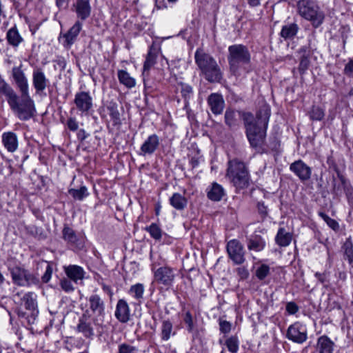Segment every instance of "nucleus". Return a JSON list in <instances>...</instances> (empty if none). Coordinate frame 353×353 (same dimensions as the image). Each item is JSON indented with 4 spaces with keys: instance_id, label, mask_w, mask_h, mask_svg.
Returning a JSON list of instances; mask_svg holds the SVG:
<instances>
[{
    "instance_id": "38",
    "label": "nucleus",
    "mask_w": 353,
    "mask_h": 353,
    "mask_svg": "<svg viewBox=\"0 0 353 353\" xmlns=\"http://www.w3.org/2000/svg\"><path fill=\"white\" fill-rule=\"evenodd\" d=\"M118 79L121 84L128 88H132L136 85L135 79L125 70H119L118 71Z\"/></svg>"
},
{
    "instance_id": "12",
    "label": "nucleus",
    "mask_w": 353,
    "mask_h": 353,
    "mask_svg": "<svg viewBox=\"0 0 353 353\" xmlns=\"http://www.w3.org/2000/svg\"><path fill=\"white\" fill-rule=\"evenodd\" d=\"M62 237L66 243L72 249H81L84 245V238L77 234L68 225H64L62 230Z\"/></svg>"
},
{
    "instance_id": "5",
    "label": "nucleus",
    "mask_w": 353,
    "mask_h": 353,
    "mask_svg": "<svg viewBox=\"0 0 353 353\" xmlns=\"http://www.w3.org/2000/svg\"><path fill=\"white\" fill-rule=\"evenodd\" d=\"M226 177L229 179L236 189L241 190L248 186L249 175L248 169L245 163L238 159H234L228 161Z\"/></svg>"
},
{
    "instance_id": "23",
    "label": "nucleus",
    "mask_w": 353,
    "mask_h": 353,
    "mask_svg": "<svg viewBox=\"0 0 353 353\" xmlns=\"http://www.w3.org/2000/svg\"><path fill=\"white\" fill-rule=\"evenodd\" d=\"M74 103L81 112H88L92 106V99L86 92H80L76 94Z\"/></svg>"
},
{
    "instance_id": "28",
    "label": "nucleus",
    "mask_w": 353,
    "mask_h": 353,
    "mask_svg": "<svg viewBox=\"0 0 353 353\" xmlns=\"http://www.w3.org/2000/svg\"><path fill=\"white\" fill-rule=\"evenodd\" d=\"M299 29V26L296 22L286 23L282 26L280 36L285 41H292L296 37Z\"/></svg>"
},
{
    "instance_id": "26",
    "label": "nucleus",
    "mask_w": 353,
    "mask_h": 353,
    "mask_svg": "<svg viewBox=\"0 0 353 353\" xmlns=\"http://www.w3.org/2000/svg\"><path fill=\"white\" fill-rule=\"evenodd\" d=\"M334 342L327 335H322L317 339L316 350L317 353H333Z\"/></svg>"
},
{
    "instance_id": "51",
    "label": "nucleus",
    "mask_w": 353,
    "mask_h": 353,
    "mask_svg": "<svg viewBox=\"0 0 353 353\" xmlns=\"http://www.w3.org/2000/svg\"><path fill=\"white\" fill-rule=\"evenodd\" d=\"M232 324L225 320H219V330L223 334H228L231 331Z\"/></svg>"
},
{
    "instance_id": "44",
    "label": "nucleus",
    "mask_w": 353,
    "mask_h": 353,
    "mask_svg": "<svg viewBox=\"0 0 353 353\" xmlns=\"http://www.w3.org/2000/svg\"><path fill=\"white\" fill-rule=\"evenodd\" d=\"M308 114L310 119L312 121H321L325 116L323 110L316 106H313Z\"/></svg>"
},
{
    "instance_id": "35",
    "label": "nucleus",
    "mask_w": 353,
    "mask_h": 353,
    "mask_svg": "<svg viewBox=\"0 0 353 353\" xmlns=\"http://www.w3.org/2000/svg\"><path fill=\"white\" fill-rule=\"evenodd\" d=\"M175 335L173 330V324L169 319L163 320L160 328L161 339L163 341H168L172 336Z\"/></svg>"
},
{
    "instance_id": "48",
    "label": "nucleus",
    "mask_w": 353,
    "mask_h": 353,
    "mask_svg": "<svg viewBox=\"0 0 353 353\" xmlns=\"http://www.w3.org/2000/svg\"><path fill=\"white\" fill-rule=\"evenodd\" d=\"M47 263V266L46 268V271L43 274V275L41 276V281L44 283H47L50 281L52 272H53V264L51 262L45 261Z\"/></svg>"
},
{
    "instance_id": "10",
    "label": "nucleus",
    "mask_w": 353,
    "mask_h": 353,
    "mask_svg": "<svg viewBox=\"0 0 353 353\" xmlns=\"http://www.w3.org/2000/svg\"><path fill=\"white\" fill-rule=\"evenodd\" d=\"M89 309L92 322L96 325H103L105 318V304L98 294H92L88 299Z\"/></svg>"
},
{
    "instance_id": "54",
    "label": "nucleus",
    "mask_w": 353,
    "mask_h": 353,
    "mask_svg": "<svg viewBox=\"0 0 353 353\" xmlns=\"http://www.w3.org/2000/svg\"><path fill=\"white\" fill-rule=\"evenodd\" d=\"M345 256L350 266L353 268V249L352 247L345 248Z\"/></svg>"
},
{
    "instance_id": "16",
    "label": "nucleus",
    "mask_w": 353,
    "mask_h": 353,
    "mask_svg": "<svg viewBox=\"0 0 353 353\" xmlns=\"http://www.w3.org/2000/svg\"><path fill=\"white\" fill-rule=\"evenodd\" d=\"M290 170L302 182L307 181L311 178L312 168L301 159L292 163Z\"/></svg>"
},
{
    "instance_id": "37",
    "label": "nucleus",
    "mask_w": 353,
    "mask_h": 353,
    "mask_svg": "<svg viewBox=\"0 0 353 353\" xmlns=\"http://www.w3.org/2000/svg\"><path fill=\"white\" fill-rule=\"evenodd\" d=\"M145 292V287L142 283H136L130 286L128 290V294L130 295L133 299L138 301V303H141L143 299V294Z\"/></svg>"
},
{
    "instance_id": "42",
    "label": "nucleus",
    "mask_w": 353,
    "mask_h": 353,
    "mask_svg": "<svg viewBox=\"0 0 353 353\" xmlns=\"http://www.w3.org/2000/svg\"><path fill=\"white\" fill-rule=\"evenodd\" d=\"M228 351L231 353H236L239 350V341L236 335L228 337L225 342Z\"/></svg>"
},
{
    "instance_id": "19",
    "label": "nucleus",
    "mask_w": 353,
    "mask_h": 353,
    "mask_svg": "<svg viewBox=\"0 0 353 353\" xmlns=\"http://www.w3.org/2000/svg\"><path fill=\"white\" fill-rule=\"evenodd\" d=\"M116 319L121 323H126L130 319V308L126 300H118L114 312Z\"/></svg>"
},
{
    "instance_id": "55",
    "label": "nucleus",
    "mask_w": 353,
    "mask_h": 353,
    "mask_svg": "<svg viewBox=\"0 0 353 353\" xmlns=\"http://www.w3.org/2000/svg\"><path fill=\"white\" fill-rule=\"evenodd\" d=\"M89 137V134L84 129H79L77 131V138L82 143Z\"/></svg>"
},
{
    "instance_id": "27",
    "label": "nucleus",
    "mask_w": 353,
    "mask_h": 353,
    "mask_svg": "<svg viewBox=\"0 0 353 353\" xmlns=\"http://www.w3.org/2000/svg\"><path fill=\"white\" fill-rule=\"evenodd\" d=\"M208 103L211 111L214 114H220L222 113L225 102L223 97L217 93L211 94L208 99Z\"/></svg>"
},
{
    "instance_id": "24",
    "label": "nucleus",
    "mask_w": 353,
    "mask_h": 353,
    "mask_svg": "<svg viewBox=\"0 0 353 353\" xmlns=\"http://www.w3.org/2000/svg\"><path fill=\"white\" fill-rule=\"evenodd\" d=\"M6 39L8 44L14 49H17L22 43L24 42V39L20 34L16 24L7 31Z\"/></svg>"
},
{
    "instance_id": "47",
    "label": "nucleus",
    "mask_w": 353,
    "mask_h": 353,
    "mask_svg": "<svg viewBox=\"0 0 353 353\" xmlns=\"http://www.w3.org/2000/svg\"><path fill=\"white\" fill-rule=\"evenodd\" d=\"M236 112L232 110H227L225 113V122L230 127L236 124Z\"/></svg>"
},
{
    "instance_id": "43",
    "label": "nucleus",
    "mask_w": 353,
    "mask_h": 353,
    "mask_svg": "<svg viewBox=\"0 0 353 353\" xmlns=\"http://www.w3.org/2000/svg\"><path fill=\"white\" fill-rule=\"evenodd\" d=\"M319 215L320 217H321L323 221L327 224V225L332 228L333 230H334L335 232H337L339 230V223L330 218L327 214H326L325 212H319Z\"/></svg>"
},
{
    "instance_id": "49",
    "label": "nucleus",
    "mask_w": 353,
    "mask_h": 353,
    "mask_svg": "<svg viewBox=\"0 0 353 353\" xmlns=\"http://www.w3.org/2000/svg\"><path fill=\"white\" fill-rule=\"evenodd\" d=\"M23 301H24L25 307L27 310H32L34 308L35 301L32 298V293L29 292L24 294L23 297Z\"/></svg>"
},
{
    "instance_id": "9",
    "label": "nucleus",
    "mask_w": 353,
    "mask_h": 353,
    "mask_svg": "<svg viewBox=\"0 0 353 353\" xmlns=\"http://www.w3.org/2000/svg\"><path fill=\"white\" fill-rule=\"evenodd\" d=\"M90 310H85L79 318L75 330L87 339H91L94 336V330L101 328L103 325H96L92 322Z\"/></svg>"
},
{
    "instance_id": "36",
    "label": "nucleus",
    "mask_w": 353,
    "mask_h": 353,
    "mask_svg": "<svg viewBox=\"0 0 353 353\" xmlns=\"http://www.w3.org/2000/svg\"><path fill=\"white\" fill-rule=\"evenodd\" d=\"M170 204L176 210H183L188 205L187 199L178 192L174 193L169 199Z\"/></svg>"
},
{
    "instance_id": "57",
    "label": "nucleus",
    "mask_w": 353,
    "mask_h": 353,
    "mask_svg": "<svg viewBox=\"0 0 353 353\" xmlns=\"http://www.w3.org/2000/svg\"><path fill=\"white\" fill-rule=\"evenodd\" d=\"M314 276L322 284L327 282V272H325L323 273L316 272Z\"/></svg>"
},
{
    "instance_id": "11",
    "label": "nucleus",
    "mask_w": 353,
    "mask_h": 353,
    "mask_svg": "<svg viewBox=\"0 0 353 353\" xmlns=\"http://www.w3.org/2000/svg\"><path fill=\"white\" fill-rule=\"evenodd\" d=\"M230 259L234 264L240 265L245 261V249L241 243L236 239L229 241L226 246Z\"/></svg>"
},
{
    "instance_id": "33",
    "label": "nucleus",
    "mask_w": 353,
    "mask_h": 353,
    "mask_svg": "<svg viewBox=\"0 0 353 353\" xmlns=\"http://www.w3.org/2000/svg\"><path fill=\"white\" fill-rule=\"evenodd\" d=\"M32 81L34 88H46L48 86L49 81L41 68H37L34 69Z\"/></svg>"
},
{
    "instance_id": "34",
    "label": "nucleus",
    "mask_w": 353,
    "mask_h": 353,
    "mask_svg": "<svg viewBox=\"0 0 353 353\" xmlns=\"http://www.w3.org/2000/svg\"><path fill=\"white\" fill-rule=\"evenodd\" d=\"M12 77L19 88H28V79L20 67H13Z\"/></svg>"
},
{
    "instance_id": "22",
    "label": "nucleus",
    "mask_w": 353,
    "mask_h": 353,
    "mask_svg": "<svg viewBox=\"0 0 353 353\" xmlns=\"http://www.w3.org/2000/svg\"><path fill=\"white\" fill-rule=\"evenodd\" d=\"M78 19L85 21L91 14L90 0H77L73 5Z\"/></svg>"
},
{
    "instance_id": "61",
    "label": "nucleus",
    "mask_w": 353,
    "mask_h": 353,
    "mask_svg": "<svg viewBox=\"0 0 353 353\" xmlns=\"http://www.w3.org/2000/svg\"><path fill=\"white\" fill-rule=\"evenodd\" d=\"M238 272L241 275V277H246L248 276L247 271L243 268H238Z\"/></svg>"
},
{
    "instance_id": "7",
    "label": "nucleus",
    "mask_w": 353,
    "mask_h": 353,
    "mask_svg": "<svg viewBox=\"0 0 353 353\" xmlns=\"http://www.w3.org/2000/svg\"><path fill=\"white\" fill-rule=\"evenodd\" d=\"M156 262L151 264V270L153 272V282L162 288L168 290L170 288L176 278V270L168 265L158 267Z\"/></svg>"
},
{
    "instance_id": "50",
    "label": "nucleus",
    "mask_w": 353,
    "mask_h": 353,
    "mask_svg": "<svg viewBox=\"0 0 353 353\" xmlns=\"http://www.w3.org/2000/svg\"><path fill=\"white\" fill-rule=\"evenodd\" d=\"M71 281L69 278H64L60 281L61 288L65 292H71L74 290Z\"/></svg>"
},
{
    "instance_id": "52",
    "label": "nucleus",
    "mask_w": 353,
    "mask_h": 353,
    "mask_svg": "<svg viewBox=\"0 0 353 353\" xmlns=\"http://www.w3.org/2000/svg\"><path fill=\"white\" fill-rule=\"evenodd\" d=\"M299 306L297 305V304L296 303H294L293 301L288 302L286 304L285 310L290 315L296 314L299 311Z\"/></svg>"
},
{
    "instance_id": "41",
    "label": "nucleus",
    "mask_w": 353,
    "mask_h": 353,
    "mask_svg": "<svg viewBox=\"0 0 353 353\" xmlns=\"http://www.w3.org/2000/svg\"><path fill=\"white\" fill-rule=\"evenodd\" d=\"M70 195L75 200L82 201L89 195L85 186H81L79 189L71 188L68 190Z\"/></svg>"
},
{
    "instance_id": "30",
    "label": "nucleus",
    "mask_w": 353,
    "mask_h": 353,
    "mask_svg": "<svg viewBox=\"0 0 353 353\" xmlns=\"http://www.w3.org/2000/svg\"><path fill=\"white\" fill-rule=\"evenodd\" d=\"M292 237V232L284 227H280L275 236V242L280 247H287L291 243Z\"/></svg>"
},
{
    "instance_id": "20",
    "label": "nucleus",
    "mask_w": 353,
    "mask_h": 353,
    "mask_svg": "<svg viewBox=\"0 0 353 353\" xmlns=\"http://www.w3.org/2000/svg\"><path fill=\"white\" fill-rule=\"evenodd\" d=\"M160 139L156 134L150 135L140 148V154L143 156L152 154L159 147Z\"/></svg>"
},
{
    "instance_id": "6",
    "label": "nucleus",
    "mask_w": 353,
    "mask_h": 353,
    "mask_svg": "<svg viewBox=\"0 0 353 353\" xmlns=\"http://www.w3.org/2000/svg\"><path fill=\"white\" fill-rule=\"evenodd\" d=\"M299 14L310 21L314 28H319L325 19V14L318 4L311 0H299L296 4Z\"/></svg>"
},
{
    "instance_id": "18",
    "label": "nucleus",
    "mask_w": 353,
    "mask_h": 353,
    "mask_svg": "<svg viewBox=\"0 0 353 353\" xmlns=\"http://www.w3.org/2000/svg\"><path fill=\"white\" fill-rule=\"evenodd\" d=\"M342 190L348 199L353 196V187L342 174L338 173L337 179H334L333 192L338 195L342 192Z\"/></svg>"
},
{
    "instance_id": "2",
    "label": "nucleus",
    "mask_w": 353,
    "mask_h": 353,
    "mask_svg": "<svg viewBox=\"0 0 353 353\" xmlns=\"http://www.w3.org/2000/svg\"><path fill=\"white\" fill-rule=\"evenodd\" d=\"M241 115L246 128V134L250 145L256 149L257 152L263 153L265 143V119L261 112L256 114V117L250 112L237 113Z\"/></svg>"
},
{
    "instance_id": "8",
    "label": "nucleus",
    "mask_w": 353,
    "mask_h": 353,
    "mask_svg": "<svg viewBox=\"0 0 353 353\" xmlns=\"http://www.w3.org/2000/svg\"><path fill=\"white\" fill-rule=\"evenodd\" d=\"M12 283L18 286L29 287L32 285H37L39 280L36 275L23 267L15 265L9 267Z\"/></svg>"
},
{
    "instance_id": "40",
    "label": "nucleus",
    "mask_w": 353,
    "mask_h": 353,
    "mask_svg": "<svg viewBox=\"0 0 353 353\" xmlns=\"http://www.w3.org/2000/svg\"><path fill=\"white\" fill-rule=\"evenodd\" d=\"M150 235L152 238H153L156 241H160L162 238L163 231L157 223H152L149 226L146 227L145 229Z\"/></svg>"
},
{
    "instance_id": "25",
    "label": "nucleus",
    "mask_w": 353,
    "mask_h": 353,
    "mask_svg": "<svg viewBox=\"0 0 353 353\" xmlns=\"http://www.w3.org/2000/svg\"><path fill=\"white\" fill-rule=\"evenodd\" d=\"M2 143L8 152L13 153L18 149V137L14 132H3L2 134Z\"/></svg>"
},
{
    "instance_id": "3",
    "label": "nucleus",
    "mask_w": 353,
    "mask_h": 353,
    "mask_svg": "<svg viewBox=\"0 0 353 353\" xmlns=\"http://www.w3.org/2000/svg\"><path fill=\"white\" fill-rule=\"evenodd\" d=\"M194 60L204 78L210 83H221L223 74L215 59L199 48L194 53Z\"/></svg>"
},
{
    "instance_id": "4",
    "label": "nucleus",
    "mask_w": 353,
    "mask_h": 353,
    "mask_svg": "<svg viewBox=\"0 0 353 353\" xmlns=\"http://www.w3.org/2000/svg\"><path fill=\"white\" fill-rule=\"evenodd\" d=\"M228 60L230 71L234 75L245 70V65L250 62V53L245 46L234 44L228 48Z\"/></svg>"
},
{
    "instance_id": "29",
    "label": "nucleus",
    "mask_w": 353,
    "mask_h": 353,
    "mask_svg": "<svg viewBox=\"0 0 353 353\" xmlns=\"http://www.w3.org/2000/svg\"><path fill=\"white\" fill-rule=\"evenodd\" d=\"M64 271L67 276L77 283L79 281H82L84 278L85 272L83 269L76 265H70L67 267H64Z\"/></svg>"
},
{
    "instance_id": "59",
    "label": "nucleus",
    "mask_w": 353,
    "mask_h": 353,
    "mask_svg": "<svg viewBox=\"0 0 353 353\" xmlns=\"http://www.w3.org/2000/svg\"><path fill=\"white\" fill-rule=\"evenodd\" d=\"M155 6L159 10L167 8V3L165 0H155Z\"/></svg>"
},
{
    "instance_id": "58",
    "label": "nucleus",
    "mask_w": 353,
    "mask_h": 353,
    "mask_svg": "<svg viewBox=\"0 0 353 353\" xmlns=\"http://www.w3.org/2000/svg\"><path fill=\"white\" fill-rule=\"evenodd\" d=\"M256 276L260 279H265V265L262 264L259 270L256 271Z\"/></svg>"
},
{
    "instance_id": "13",
    "label": "nucleus",
    "mask_w": 353,
    "mask_h": 353,
    "mask_svg": "<svg viewBox=\"0 0 353 353\" xmlns=\"http://www.w3.org/2000/svg\"><path fill=\"white\" fill-rule=\"evenodd\" d=\"M157 54L158 52L157 49L153 46H151L149 48L143 66L142 77L144 88H151V85L149 83L148 77L150 76V69L157 63Z\"/></svg>"
},
{
    "instance_id": "15",
    "label": "nucleus",
    "mask_w": 353,
    "mask_h": 353,
    "mask_svg": "<svg viewBox=\"0 0 353 353\" xmlns=\"http://www.w3.org/2000/svg\"><path fill=\"white\" fill-rule=\"evenodd\" d=\"M82 23L78 20L67 32L60 34L59 40L63 39L62 44L64 48L69 49L77 41L78 36L82 30Z\"/></svg>"
},
{
    "instance_id": "64",
    "label": "nucleus",
    "mask_w": 353,
    "mask_h": 353,
    "mask_svg": "<svg viewBox=\"0 0 353 353\" xmlns=\"http://www.w3.org/2000/svg\"><path fill=\"white\" fill-rule=\"evenodd\" d=\"M102 288H103V290L105 292H108L111 293V288H110L109 286L105 285H103L102 286Z\"/></svg>"
},
{
    "instance_id": "45",
    "label": "nucleus",
    "mask_w": 353,
    "mask_h": 353,
    "mask_svg": "<svg viewBox=\"0 0 353 353\" xmlns=\"http://www.w3.org/2000/svg\"><path fill=\"white\" fill-rule=\"evenodd\" d=\"M117 353H139V349L137 347L125 342L118 345Z\"/></svg>"
},
{
    "instance_id": "56",
    "label": "nucleus",
    "mask_w": 353,
    "mask_h": 353,
    "mask_svg": "<svg viewBox=\"0 0 353 353\" xmlns=\"http://www.w3.org/2000/svg\"><path fill=\"white\" fill-rule=\"evenodd\" d=\"M70 0H55L56 6L59 10H65L68 8Z\"/></svg>"
},
{
    "instance_id": "32",
    "label": "nucleus",
    "mask_w": 353,
    "mask_h": 353,
    "mask_svg": "<svg viewBox=\"0 0 353 353\" xmlns=\"http://www.w3.org/2000/svg\"><path fill=\"white\" fill-rule=\"evenodd\" d=\"M105 108L112 125L118 128L120 127L122 123L121 114L118 109L117 104L114 102H110Z\"/></svg>"
},
{
    "instance_id": "39",
    "label": "nucleus",
    "mask_w": 353,
    "mask_h": 353,
    "mask_svg": "<svg viewBox=\"0 0 353 353\" xmlns=\"http://www.w3.org/2000/svg\"><path fill=\"white\" fill-rule=\"evenodd\" d=\"M61 122L65 126V131L77 132L79 130V125L77 119L74 117H70L66 120L61 119Z\"/></svg>"
},
{
    "instance_id": "21",
    "label": "nucleus",
    "mask_w": 353,
    "mask_h": 353,
    "mask_svg": "<svg viewBox=\"0 0 353 353\" xmlns=\"http://www.w3.org/2000/svg\"><path fill=\"white\" fill-rule=\"evenodd\" d=\"M264 230L265 228L262 223L255 228L254 232L252 235L248 245L250 250L260 251L263 249L262 234H263Z\"/></svg>"
},
{
    "instance_id": "63",
    "label": "nucleus",
    "mask_w": 353,
    "mask_h": 353,
    "mask_svg": "<svg viewBox=\"0 0 353 353\" xmlns=\"http://www.w3.org/2000/svg\"><path fill=\"white\" fill-rule=\"evenodd\" d=\"M161 205L160 204H157L155 207V214L157 216L159 215V213H160V211H161Z\"/></svg>"
},
{
    "instance_id": "53",
    "label": "nucleus",
    "mask_w": 353,
    "mask_h": 353,
    "mask_svg": "<svg viewBox=\"0 0 353 353\" xmlns=\"http://www.w3.org/2000/svg\"><path fill=\"white\" fill-rule=\"evenodd\" d=\"M343 74L350 78H353V59H350L347 63L345 64Z\"/></svg>"
},
{
    "instance_id": "62",
    "label": "nucleus",
    "mask_w": 353,
    "mask_h": 353,
    "mask_svg": "<svg viewBox=\"0 0 353 353\" xmlns=\"http://www.w3.org/2000/svg\"><path fill=\"white\" fill-rule=\"evenodd\" d=\"M248 3L252 6H256L259 4L260 0H248Z\"/></svg>"
},
{
    "instance_id": "14",
    "label": "nucleus",
    "mask_w": 353,
    "mask_h": 353,
    "mask_svg": "<svg viewBox=\"0 0 353 353\" xmlns=\"http://www.w3.org/2000/svg\"><path fill=\"white\" fill-rule=\"evenodd\" d=\"M287 338L297 343H303L307 339V329L305 325L299 322H296L290 325L288 329Z\"/></svg>"
},
{
    "instance_id": "31",
    "label": "nucleus",
    "mask_w": 353,
    "mask_h": 353,
    "mask_svg": "<svg viewBox=\"0 0 353 353\" xmlns=\"http://www.w3.org/2000/svg\"><path fill=\"white\" fill-rule=\"evenodd\" d=\"M225 196V190L222 185L214 182L207 188V196L213 201H219Z\"/></svg>"
},
{
    "instance_id": "17",
    "label": "nucleus",
    "mask_w": 353,
    "mask_h": 353,
    "mask_svg": "<svg viewBox=\"0 0 353 353\" xmlns=\"http://www.w3.org/2000/svg\"><path fill=\"white\" fill-rule=\"evenodd\" d=\"M299 66L298 70L301 74L307 71L310 65V57L312 55L311 47L308 46H303L297 50Z\"/></svg>"
},
{
    "instance_id": "46",
    "label": "nucleus",
    "mask_w": 353,
    "mask_h": 353,
    "mask_svg": "<svg viewBox=\"0 0 353 353\" xmlns=\"http://www.w3.org/2000/svg\"><path fill=\"white\" fill-rule=\"evenodd\" d=\"M183 316V319L186 325L188 332L190 333L192 332L194 329V323L192 313L189 310L185 311Z\"/></svg>"
},
{
    "instance_id": "60",
    "label": "nucleus",
    "mask_w": 353,
    "mask_h": 353,
    "mask_svg": "<svg viewBox=\"0 0 353 353\" xmlns=\"http://www.w3.org/2000/svg\"><path fill=\"white\" fill-rule=\"evenodd\" d=\"M258 210H259V213L263 216L265 213V206L263 205V203H258Z\"/></svg>"
},
{
    "instance_id": "1",
    "label": "nucleus",
    "mask_w": 353,
    "mask_h": 353,
    "mask_svg": "<svg viewBox=\"0 0 353 353\" xmlns=\"http://www.w3.org/2000/svg\"><path fill=\"white\" fill-rule=\"evenodd\" d=\"M6 96L10 109L21 121H28L37 113L34 101L28 90H0Z\"/></svg>"
}]
</instances>
